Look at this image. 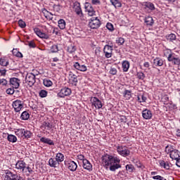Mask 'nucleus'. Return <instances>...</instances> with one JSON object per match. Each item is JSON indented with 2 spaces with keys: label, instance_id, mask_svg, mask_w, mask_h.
I'll return each mask as SVG.
<instances>
[{
  "label": "nucleus",
  "instance_id": "nucleus-1",
  "mask_svg": "<svg viewBox=\"0 0 180 180\" xmlns=\"http://www.w3.org/2000/svg\"><path fill=\"white\" fill-rule=\"evenodd\" d=\"M101 162L104 168H109L110 171L115 172L116 169L122 168L120 165V158L117 156H113L108 154L104 155L101 158Z\"/></svg>",
  "mask_w": 180,
  "mask_h": 180
},
{
  "label": "nucleus",
  "instance_id": "nucleus-2",
  "mask_svg": "<svg viewBox=\"0 0 180 180\" xmlns=\"http://www.w3.org/2000/svg\"><path fill=\"white\" fill-rule=\"evenodd\" d=\"M165 152L167 153V154H169V157L170 158H172V160H178V158H179L180 157L179 151L174 148V147H172V146L171 145H168L166 146Z\"/></svg>",
  "mask_w": 180,
  "mask_h": 180
},
{
  "label": "nucleus",
  "instance_id": "nucleus-3",
  "mask_svg": "<svg viewBox=\"0 0 180 180\" xmlns=\"http://www.w3.org/2000/svg\"><path fill=\"white\" fill-rule=\"evenodd\" d=\"M117 153L119 154V155H121V157H129L130 155V150H129V148L126 146L118 144L115 146Z\"/></svg>",
  "mask_w": 180,
  "mask_h": 180
},
{
  "label": "nucleus",
  "instance_id": "nucleus-4",
  "mask_svg": "<svg viewBox=\"0 0 180 180\" xmlns=\"http://www.w3.org/2000/svg\"><path fill=\"white\" fill-rule=\"evenodd\" d=\"M5 174L4 180H23L20 176L14 174L10 170H6Z\"/></svg>",
  "mask_w": 180,
  "mask_h": 180
},
{
  "label": "nucleus",
  "instance_id": "nucleus-5",
  "mask_svg": "<svg viewBox=\"0 0 180 180\" xmlns=\"http://www.w3.org/2000/svg\"><path fill=\"white\" fill-rule=\"evenodd\" d=\"M89 26L91 29H98L101 27V20H99L98 17L91 18L89 22Z\"/></svg>",
  "mask_w": 180,
  "mask_h": 180
},
{
  "label": "nucleus",
  "instance_id": "nucleus-6",
  "mask_svg": "<svg viewBox=\"0 0 180 180\" xmlns=\"http://www.w3.org/2000/svg\"><path fill=\"white\" fill-rule=\"evenodd\" d=\"M71 94V89L68 87H64L60 89L59 93H58L57 96H58V98H65V96H70Z\"/></svg>",
  "mask_w": 180,
  "mask_h": 180
},
{
  "label": "nucleus",
  "instance_id": "nucleus-7",
  "mask_svg": "<svg viewBox=\"0 0 180 180\" xmlns=\"http://www.w3.org/2000/svg\"><path fill=\"white\" fill-rule=\"evenodd\" d=\"M25 82L30 86H32V85H34V83L36 82V76L32 73H28L25 77Z\"/></svg>",
  "mask_w": 180,
  "mask_h": 180
},
{
  "label": "nucleus",
  "instance_id": "nucleus-8",
  "mask_svg": "<svg viewBox=\"0 0 180 180\" xmlns=\"http://www.w3.org/2000/svg\"><path fill=\"white\" fill-rule=\"evenodd\" d=\"M13 108L15 112H20L23 109V101L20 100H15L13 102Z\"/></svg>",
  "mask_w": 180,
  "mask_h": 180
},
{
  "label": "nucleus",
  "instance_id": "nucleus-9",
  "mask_svg": "<svg viewBox=\"0 0 180 180\" xmlns=\"http://www.w3.org/2000/svg\"><path fill=\"white\" fill-rule=\"evenodd\" d=\"M73 67L75 68V70H77V71H81L82 72H86V71H88V68L86 65L79 63V62L73 63Z\"/></svg>",
  "mask_w": 180,
  "mask_h": 180
},
{
  "label": "nucleus",
  "instance_id": "nucleus-10",
  "mask_svg": "<svg viewBox=\"0 0 180 180\" xmlns=\"http://www.w3.org/2000/svg\"><path fill=\"white\" fill-rule=\"evenodd\" d=\"M103 53L106 58H110L113 54V47H112V46L105 45L103 49Z\"/></svg>",
  "mask_w": 180,
  "mask_h": 180
},
{
  "label": "nucleus",
  "instance_id": "nucleus-11",
  "mask_svg": "<svg viewBox=\"0 0 180 180\" xmlns=\"http://www.w3.org/2000/svg\"><path fill=\"white\" fill-rule=\"evenodd\" d=\"M91 102L93 106H95L96 109H102V106H103L102 101H101L99 98L96 97H91Z\"/></svg>",
  "mask_w": 180,
  "mask_h": 180
},
{
  "label": "nucleus",
  "instance_id": "nucleus-12",
  "mask_svg": "<svg viewBox=\"0 0 180 180\" xmlns=\"http://www.w3.org/2000/svg\"><path fill=\"white\" fill-rule=\"evenodd\" d=\"M84 8L85 12L87 13V15H89V16H94L96 11L95 10H94V7H92V6L90 4L86 3Z\"/></svg>",
  "mask_w": 180,
  "mask_h": 180
},
{
  "label": "nucleus",
  "instance_id": "nucleus-13",
  "mask_svg": "<svg viewBox=\"0 0 180 180\" xmlns=\"http://www.w3.org/2000/svg\"><path fill=\"white\" fill-rule=\"evenodd\" d=\"M34 33L37 34V36H38V37H40V39H46V40H47V39H49V34L41 32V30L37 27H35L33 29Z\"/></svg>",
  "mask_w": 180,
  "mask_h": 180
},
{
  "label": "nucleus",
  "instance_id": "nucleus-14",
  "mask_svg": "<svg viewBox=\"0 0 180 180\" xmlns=\"http://www.w3.org/2000/svg\"><path fill=\"white\" fill-rule=\"evenodd\" d=\"M167 61L170 63H173L174 65H180V59L179 58L174 57V54L170 53L168 55Z\"/></svg>",
  "mask_w": 180,
  "mask_h": 180
},
{
  "label": "nucleus",
  "instance_id": "nucleus-15",
  "mask_svg": "<svg viewBox=\"0 0 180 180\" xmlns=\"http://www.w3.org/2000/svg\"><path fill=\"white\" fill-rule=\"evenodd\" d=\"M15 168L21 171V172H25V169H26V162L23 160H18L15 164Z\"/></svg>",
  "mask_w": 180,
  "mask_h": 180
},
{
  "label": "nucleus",
  "instance_id": "nucleus-16",
  "mask_svg": "<svg viewBox=\"0 0 180 180\" xmlns=\"http://www.w3.org/2000/svg\"><path fill=\"white\" fill-rule=\"evenodd\" d=\"M10 84L12 85L13 88H15V89H18L19 86H20V79L13 77L10 79Z\"/></svg>",
  "mask_w": 180,
  "mask_h": 180
},
{
  "label": "nucleus",
  "instance_id": "nucleus-17",
  "mask_svg": "<svg viewBox=\"0 0 180 180\" xmlns=\"http://www.w3.org/2000/svg\"><path fill=\"white\" fill-rule=\"evenodd\" d=\"M142 117L146 120H150L153 117V112L148 109H145L142 111Z\"/></svg>",
  "mask_w": 180,
  "mask_h": 180
},
{
  "label": "nucleus",
  "instance_id": "nucleus-18",
  "mask_svg": "<svg viewBox=\"0 0 180 180\" xmlns=\"http://www.w3.org/2000/svg\"><path fill=\"white\" fill-rule=\"evenodd\" d=\"M66 165L68 169L71 171V172H75V171H77V169L78 168V165H77V162L74 161H70L67 163Z\"/></svg>",
  "mask_w": 180,
  "mask_h": 180
},
{
  "label": "nucleus",
  "instance_id": "nucleus-19",
  "mask_svg": "<svg viewBox=\"0 0 180 180\" xmlns=\"http://www.w3.org/2000/svg\"><path fill=\"white\" fill-rule=\"evenodd\" d=\"M75 12L79 16H82V10L81 9V4L79 2H75L74 4Z\"/></svg>",
  "mask_w": 180,
  "mask_h": 180
},
{
  "label": "nucleus",
  "instance_id": "nucleus-20",
  "mask_svg": "<svg viewBox=\"0 0 180 180\" xmlns=\"http://www.w3.org/2000/svg\"><path fill=\"white\" fill-rule=\"evenodd\" d=\"M83 168L91 172L92 171V164H91L89 160L86 159L83 161Z\"/></svg>",
  "mask_w": 180,
  "mask_h": 180
},
{
  "label": "nucleus",
  "instance_id": "nucleus-21",
  "mask_svg": "<svg viewBox=\"0 0 180 180\" xmlns=\"http://www.w3.org/2000/svg\"><path fill=\"white\" fill-rule=\"evenodd\" d=\"M41 129L44 131L45 130H51V129H53V124L49 122H44L41 126Z\"/></svg>",
  "mask_w": 180,
  "mask_h": 180
},
{
  "label": "nucleus",
  "instance_id": "nucleus-22",
  "mask_svg": "<svg viewBox=\"0 0 180 180\" xmlns=\"http://www.w3.org/2000/svg\"><path fill=\"white\" fill-rule=\"evenodd\" d=\"M153 65L155 67H162L164 65V60L161 58H155L153 60Z\"/></svg>",
  "mask_w": 180,
  "mask_h": 180
},
{
  "label": "nucleus",
  "instance_id": "nucleus-23",
  "mask_svg": "<svg viewBox=\"0 0 180 180\" xmlns=\"http://www.w3.org/2000/svg\"><path fill=\"white\" fill-rule=\"evenodd\" d=\"M49 167H51L52 168H57L60 164L56 160V159H54L53 158H51L49 160Z\"/></svg>",
  "mask_w": 180,
  "mask_h": 180
},
{
  "label": "nucleus",
  "instance_id": "nucleus-24",
  "mask_svg": "<svg viewBox=\"0 0 180 180\" xmlns=\"http://www.w3.org/2000/svg\"><path fill=\"white\" fill-rule=\"evenodd\" d=\"M143 6L145 7L146 9H149L150 11H155V6H154V4L151 2H144L143 4Z\"/></svg>",
  "mask_w": 180,
  "mask_h": 180
},
{
  "label": "nucleus",
  "instance_id": "nucleus-25",
  "mask_svg": "<svg viewBox=\"0 0 180 180\" xmlns=\"http://www.w3.org/2000/svg\"><path fill=\"white\" fill-rule=\"evenodd\" d=\"M150 175H152L153 179H155V180H167V179L162 177L160 175H158V172H151Z\"/></svg>",
  "mask_w": 180,
  "mask_h": 180
},
{
  "label": "nucleus",
  "instance_id": "nucleus-26",
  "mask_svg": "<svg viewBox=\"0 0 180 180\" xmlns=\"http://www.w3.org/2000/svg\"><path fill=\"white\" fill-rule=\"evenodd\" d=\"M41 143H44L45 144H49V146H54V141L53 140L46 138V137H42L40 139Z\"/></svg>",
  "mask_w": 180,
  "mask_h": 180
},
{
  "label": "nucleus",
  "instance_id": "nucleus-27",
  "mask_svg": "<svg viewBox=\"0 0 180 180\" xmlns=\"http://www.w3.org/2000/svg\"><path fill=\"white\" fill-rule=\"evenodd\" d=\"M130 68V63L127 60H124L122 62V70L124 72H127Z\"/></svg>",
  "mask_w": 180,
  "mask_h": 180
},
{
  "label": "nucleus",
  "instance_id": "nucleus-28",
  "mask_svg": "<svg viewBox=\"0 0 180 180\" xmlns=\"http://www.w3.org/2000/svg\"><path fill=\"white\" fill-rule=\"evenodd\" d=\"M58 27L60 29V30H64L65 29L66 22L64 19H60L58 21Z\"/></svg>",
  "mask_w": 180,
  "mask_h": 180
},
{
  "label": "nucleus",
  "instance_id": "nucleus-29",
  "mask_svg": "<svg viewBox=\"0 0 180 180\" xmlns=\"http://www.w3.org/2000/svg\"><path fill=\"white\" fill-rule=\"evenodd\" d=\"M7 139H8V141H9L10 143H16V141H18V138L16 137V136L13 134H8L7 136Z\"/></svg>",
  "mask_w": 180,
  "mask_h": 180
},
{
  "label": "nucleus",
  "instance_id": "nucleus-30",
  "mask_svg": "<svg viewBox=\"0 0 180 180\" xmlns=\"http://www.w3.org/2000/svg\"><path fill=\"white\" fill-rule=\"evenodd\" d=\"M160 166L161 167V168H164L165 169H169L170 168L169 163L164 160L160 161Z\"/></svg>",
  "mask_w": 180,
  "mask_h": 180
},
{
  "label": "nucleus",
  "instance_id": "nucleus-31",
  "mask_svg": "<svg viewBox=\"0 0 180 180\" xmlns=\"http://www.w3.org/2000/svg\"><path fill=\"white\" fill-rule=\"evenodd\" d=\"M30 117V114H29L27 111L22 112L20 115L21 120H29Z\"/></svg>",
  "mask_w": 180,
  "mask_h": 180
},
{
  "label": "nucleus",
  "instance_id": "nucleus-32",
  "mask_svg": "<svg viewBox=\"0 0 180 180\" xmlns=\"http://www.w3.org/2000/svg\"><path fill=\"white\" fill-rule=\"evenodd\" d=\"M145 23H146L148 26H153V25H154V20L153 19V17H150V16L146 17Z\"/></svg>",
  "mask_w": 180,
  "mask_h": 180
},
{
  "label": "nucleus",
  "instance_id": "nucleus-33",
  "mask_svg": "<svg viewBox=\"0 0 180 180\" xmlns=\"http://www.w3.org/2000/svg\"><path fill=\"white\" fill-rule=\"evenodd\" d=\"M64 155L61 153H58L56 155V161L60 164V162H63L64 161Z\"/></svg>",
  "mask_w": 180,
  "mask_h": 180
},
{
  "label": "nucleus",
  "instance_id": "nucleus-34",
  "mask_svg": "<svg viewBox=\"0 0 180 180\" xmlns=\"http://www.w3.org/2000/svg\"><path fill=\"white\" fill-rule=\"evenodd\" d=\"M123 96L127 100L130 99V98H131V91L125 89L123 93Z\"/></svg>",
  "mask_w": 180,
  "mask_h": 180
},
{
  "label": "nucleus",
  "instance_id": "nucleus-35",
  "mask_svg": "<svg viewBox=\"0 0 180 180\" xmlns=\"http://www.w3.org/2000/svg\"><path fill=\"white\" fill-rule=\"evenodd\" d=\"M110 3L115 8H122V3L119 1V0H110Z\"/></svg>",
  "mask_w": 180,
  "mask_h": 180
},
{
  "label": "nucleus",
  "instance_id": "nucleus-36",
  "mask_svg": "<svg viewBox=\"0 0 180 180\" xmlns=\"http://www.w3.org/2000/svg\"><path fill=\"white\" fill-rule=\"evenodd\" d=\"M137 101L140 103H142L143 102H146L147 101V97L144 96V95L139 94L137 96Z\"/></svg>",
  "mask_w": 180,
  "mask_h": 180
},
{
  "label": "nucleus",
  "instance_id": "nucleus-37",
  "mask_svg": "<svg viewBox=\"0 0 180 180\" xmlns=\"http://www.w3.org/2000/svg\"><path fill=\"white\" fill-rule=\"evenodd\" d=\"M25 129H19L15 131L16 136H18L19 137H22L24 136Z\"/></svg>",
  "mask_w": 180,
  "mask_h": 180
},
{
  "label": "nucleus",
  "instance_id": "nucleus-38",
  "mask_svg": "<svg viewBox=\"0 0 180 180\" xmlns=\"http://www.w3.org/2000/svg\"><path fill=\"white\" fill-rule=\"evenodd\" d=\"M13 56H15V57H18L19 58H23V54L19 52L18 49H13Z\"/></svg>",
  "mask_w": 180,
  "mask_h": 180
},
{
  "label": "nucleus",
  "instance_id": "nucleus-39",
  "mask_svg": "<svg viewBox=\"0 0 180 180\" xmlns=\"http://www.w3.org/2000/svg\"><path fill=\"white\" fill-rule=\"evenodd\" d=\"M32 136V132L30 131L24 129V135H23V139H30Z\"/></svg>",
  "mask_w": 180,
  "mask_h": 180
},
{
  "label": "nucleus",
  "instance_id": "nucleus-40",
  "mask_svg": "<svg viewBox=\"0 0 180 180\" xmlns=\"http://www.w3.org/2000/svg\"><path fill=\"white\" fill-rule=\"evenodd\" d=\"M43 83L44 86H47V87L51 86V85H53V82H51V80L49 79H44Z\"/></svg>",
  "mask_w": 180,
  "mask_h": 180
},
{
  "label": "nucleus",
  "instance_id": "nucleus-41",
  "mask_svg": "<svg viewBox=\"0 0 180 180\" xmlns=\"http://www.w3.org/2000/svg\"><path fill=\"white\" fill-rule=\"evenodd\" d=\"M8 65H9V62L8 61V60L5 58L0 59V65H2L3 67H6Z\"/></svg>",
  "mask_w": 180,
  "mask_h": 180
},
{
  "label": "nucleus",
  "instance_id": "nucleus-42",
  "mask_svg": "<svg viewBox=\"0 0 180 180\" xmlns=\"http://www.w3.org/2000/svg\"><path fill=\"white\" fill-rule=\"evenodd\" d=\"M70 81L72 82L75 85H77V82H78V79L77 78V75H72L70 78Z\"/></svg>",
  "mask_w": 180,
  "mask_h": 180
},
{
  "label": "nucleus",
  "instance_id": "nucleus-43",
  "mask_svg": "<svg viewBox=\"0 0 180 180\" xmlns=\"http://www.w3.org/2000/svg\"><path fill=\"white\" fill-rule=\"evenodd\" d=\"M167 39L169 40V41H174V40L176 39V35H175V34H170L167 36Z\"/></svg>",
  "mask_w": 180,
  "mask_h": 180
},
{
  "label": "nucleus",
  "instance_id": "nucleus-44",
  "mask_svg": "<svg viewBox=\"0 0 180 180\" xmlns=\"http://www.w3.org/2000/svg\"><path fill=\"white\" fill-rule=\"evenodd\" d=\"M51 53H58V46L53 45L50 49Z\"/></svg>",
  "mask_w": 180,
  "mask_h": 180
},
{
  "label": "nucleus",
  "instance_id": "nucleus-45",
  "mask_svg": "<svg viewBox=\"0 0 180 180\" xmlns=\"http://www.w3.org/2000/svg\"><path fill=\"white\" fill-rule=\"evenodd\" d=\"M0 86H8V80L5 79H0Z\"/></svg>",
  "mask_w": 180,
  "mask_h": 180
},
{
  "label": "nucleus",
  "instance_id": "nucleus-46",
  "mask_svg": "<svg viewBox=\"0 0 180 180\" xmlns=\"http://www.w3.org/2000/svg\"><path fill=\"white\" fill-rule=\"evenodd\" d=\"M136 77L137 78H139V79L143 80L144 79V78H146V75H144L143 72H139L136 74Z\"/></svg>",
  "mask_w": 180,
  "mask_h": 180
},
{
  "label": "nucleus",
  "instance_id": "nucleus-47",
  "mask_svg": "<svg viewBox=\"0 0 180 180\" xmlns=\"http://www.w3.org/2000/svg\"><path fill=\"white\" fill-rule=\"evenodd\" d=\"M77 49H75V46H72V45H70V46L68 47V53H70L71 54L72 53H75V51Z\"/></svg>",
  "mask_w": 180,
  "mask_h": 180
},
{
  "label": "nucleus",
  "instance_id": "nucleus-48",
  "mask_svg": "<svg viewBox=\"0 0 180 180\" xmlns=\"http://www.w3.org/2000/svg\"><path fill=\"white\" fill-rule=\"evenodd\" d=\"M109 73L111 74V75H116L117 74V69L115 68L111 67L109 71Z\"/></svg>",
  "mask_w": 180,
  "mask_h": 180
},
{
  "label": "nucleus",
  "instance_id": "nucleus-49",
  "mask_svg": "<svg viewBox=\"0 0 180 180\" xmlns=\"http://www.w3.org/2000/svg\"><path fill=\"white\" fill-rule=\"evenodd\" d=\"M106 27L110 32H113L115 30V28L113 27V24L112 23L108 22L107 25H106Z\"/></svg>",
  "mask_w": 180,
  "mask_h": 180
},
{
  "label": "nucleus",
  "instance_id": "nucleus-50",
  "mask_svg": "<svg viewBox=\"0 0 180 180\" xmlns=\"http://www.w3.org/2000/svg\"><path fill=\"white\" fill-rule=\"evenodd\" d=\"M116 43L118 44V46H123L124 44V39L120 37L117 41Z\"/></svg>",
  "mask_w": 180,
  "mask_h": 180
},
{
  "label": "nucleus",
  "instance_id": "nucleus-51",
  "mask_svg": "<svg viewBox=\"0 0 180 180\" xmlns=\"http://www.w3.org/2000/svg\"><path fill=\"white\" fill-rule=\"evenodd\" d=\"M126 169L127 171H129V172H133V170L134 169V166H133L132 165H127Z\"/></svg>",
  "mask_w": 180,
  "mask_h": 180
},
{
  "label": "nucleus",
  "instance_id": "nucleus-52",
  "mask_svg": "<svg viewBox=\"0 0 180 180\" xmlns=\"http://www.w3.org/2000/svg\"><path fill=\"white\" fill-rule=\"evenodd\" d=\"M22 172H25V173L28 172V175H29L30 174H32L33 169H32V168L30 167H29V166H27V167L25 166V171Z\"/></svg>",
  "mask_w": 180,
  "mask_h": 180
},
{
  "label": "nucleus",
  "instance_id": "nucleus-53",
  "mask_svg": "<svg viewBox=\"0 0 180 180\" xmlns=\"http://www.w3.org/2000/svg\"><path fill=\"white\" fill-rule=\"evenodd\" d=\"M18 25L20 27H22V29H25V27H26V22H25V21H23L22 20H20L18 21Z\"/></svg>",
  "mask_w": 180,
  "mask_h": 180
},
{
  "label": "nucleus",
  "instance_id": "nucleus-54",
  "mask_svg": "<svg viewBox=\"0 0 180 180\" xmlns=\"http://www.w3.org/2000/svg\"><path fill=\"white\" fill-rule=\"evenodd\" d=\"M39 96H41V98H46V96H47V91L46 90H41L39 92Z\"/></svg>",
  "mask_w": 180,
  "mask_h": 180
},
{
  "label": "nucleus",
  "instance_id": "nucleus-55",
  "mask_svg": "<svg viewBox=\"0 0 180 180\" xmlns=\"http://www.w3.org/2000/svg\"><path fill=\"white\" fill-rule=\"evenodd\" d=\"M6 92L8 95H13V94H15V89H13V87L9 88L6 90Z\"/></svg>",
  "mask_w": 180,
  "mask_h": 180
},
{
  "label": "nucleus",
  "instance_id": "nucleus-56",
  "mask_svg": "<svg viewBox=\"0 0 180 180\" xmlns=\"http://www.w3.org/2000/svg\"><path fill=\"white\" fill-rule=\"evenodd\" d=\"M55 11H56L57 12L61 11V8H63L60 4L58 5H54L53 6Z\"/></svg>",
  "mask_w": 180,
  "mask_h": 180
},
{
  "label": "nucleus",
  "instance_id": "nucleus-57",
  "mask_svg": "<svg viewBox=\"0 0 180 180\" xmlns=\"http://www.w3.org/2000/svg\"><path fill=\"white\" fill-rule=\"evenodd\" d=\"M92 5H101V1L99 0H91Z\"/></svg>",
  "mask_w": 180,
  "mask_h": 180
},
{
  "label": "nucleus",
  "instance_id": "nucleus-58",
  "mask_svg": "<svg viewBox=\"0 0 180 180\" xmlns=\"http://www.w3.org/2000/svg\"><path fill=\"white\" fill-rule=\"evenodd\" d=\"M77 158L78 160H79L80 161H82V162H84V161L86 159H85V156H84V155H77Z\"/></svg>",
  "mask_w": 180,
  "mask_h": 180
},
{
  "label": "nucleus",
  "instance_id": "nucleus-59",
  "mask_svg": "<svg viewBox=\"0 0 180 180\" xmlns=\"http://www.w3.org/2000/svg\"><path fill=\"white\" fill-rule=\"evenodd\" d=\"M171 54V50L169 49H166L164 51V55L167 57V56Z\"/></svg>",
  "mask_w": 180,
  "mask_h": 180
},
{
  "label": "nucleus",
  "instance_id": "nucleus-60",
  "mask_svg": "<svg viewBox=\"0 0 180 180\" xmlns=\"http://www.w3.org/2000/svg\"><path fill=\"white\" fill-rule=\"evenodd\" d=\"M143 67H144L145 68H150V63H148V62H144V63H143Z\"/></svg>",
  "mask_w": 180,
  "mask_h": 180
},
{
  "label": "nucleus",
  "instance_id": "nucleus-61",
  "mask_svg": "<svg viewBox=\"0 0 180 180\" xmlns=\"http://www.w3.org/2000/svg\"><path fill=\"white\" fill-rule=\"evenodd\" d=\"M29 46L32 49H34L36 47V44H34V42H30Z\"/></svg>",
  "mask_w": 180,
  "mask_h": 180
},
{
  "label": "nucleus",
  "instance_id": "nucleus-62",
  "mask_svg": "<svg viewBox=\"0 0 180 180\" xmlns=\"http://www.w3.org/2000/svg\"><path fill=\"white\" fill-rule=\"evenodd\" d=\"M176 160V165H177L180 168V158H178Z\"/></svg>",
  "mask_w": 180,
  "mask_h": 180
},
{
  "label": "nucleus",
  "instance_id": "nucleus-63",
  "mask_svg": "<svg viewBox=\"0 0 180 180\" xmlns=\"http://www.w3.org/2000/svg\"><path fill=\"white\" fill-rule=\"evenodd\" d=\"M121 120H122V122H124V123H126V116H122Z\"/></svg>",
  "mask_w": 180,
  "mask_h": 180
},
{
  "label": "nucleus",
  "instance_id": "nucleus-64",
  "mask_svg": "<svg viewBox=\"0 0 180 180\" xmlns=\"http://www.w3.org/2000/svg\"><path fill=\"white\" fill-rule=\"evenodd\" d=\"M176 136H177V137H180V129L176 130Z\"/></svg>",
  "mask_w": 180,
  "mask_h": 180
}]
</instances>
